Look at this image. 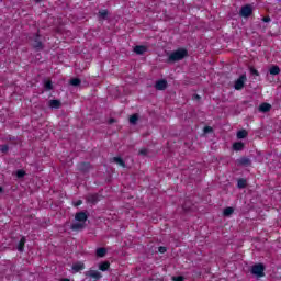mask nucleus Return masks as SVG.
<instances>
[{"mask_svg": "<svg viewBox=\"0 0 281 281\" xmlns=\"http://www.w3.org/2000/svg\"><path fill=\"white\" fill-rule=\"evenodd\" d=\"M245 148V143L243 142H237L233 144V149L236 151H240Z\"/></svg>", "mask_w": 281, "mask_h": 281, "instance_id": "nucleus-18", "label": "nucleus"}, {"mask_svg": "<svg viewBox=\"0 0 281 281\" xmlns=\"http://www.w3.org/2000/svg\"><path fill=\"white\" fill-rule=\"evenodd\" d=\"M77 170H79V172L87 173V172H89V170H91V164L90 162H79L77 166Z\"/></svg>", "mask_w": 281, "mask_h": 281, "instance_id": "nucleus-9", "label": "nucleus"}, {"mask_svg": "<svg viewBox=\"0 0 281 281\" xmlns=\"http://www.w3.org/2000/svg\"><path fill=\"white\" fill-rule=\"evenodd\" d=\"M8 150H10V146H8V144L1 145L0 146V153H8Z\"/></svg>", "mask_w": 281, "mask_h": 281, "instance_id": "nucleus-29", "label": "nucleus"}, {"mask_svg": "<svg viewBox=\"0 0 281 281\" xmlns=\"http://www.w3.org/2000/svg\"><path fill=\"white\" fill-rule=\"evenodd\" d=\"M1 192H3V187H0V194H1Z\"/></svg>", "mask_w": 281, "mask_h": 281, "instance_id": "nucleus-43", "label": "nucleus"}, {"mask_svg": "<svg viewBox=\"0 0 281 281\" xmlns=\"http://www.w3.org/2000/svg\"><path fill=\"white\" fill-rule=\"evenodd\" d=\"M87 218H88L87 213L85 212L76 213L75 220L70 225V229H72V232L82 231L83 227H87Z\"/></svg>", "mask_w": 281, "mask_h": 281, "instance_id": "nucleus-1", "label": "nucleus"}, {"mask_svg": "<svg viewBox=\"0 0 281 281\" xmlns=\"http://www.w3.org/2000/svg\"><path fill=\"white\" fill-rule=\"evenodd\" d=\"M137 122H139V114H132L130 116V124H132V126H136Z\"/></svg>", "mask_w": 281, "mask_h": 281, "instance_id": "nucleus-15", "label": "nucleus"}, {"mask_svg": "<svg viewBox=\"0 0 281 281\" xmlns=\"http://www.w3.org/2000/svg\"><path fill=\"white\" fill-rule=\"evenodd\" d=\"M183 58H188V49L178 48L177 50L169 53L167 63L172 65L175 63H179V60H183Z\"/></svg>", "mask_w": 281, "mask_h": 281, "instance_id": "nucleus-2", "label": "nucleus"}, {"mask_svg": "<svg viewBox=\"0 0 281 281\" xmlns=\"http://www.w3.org/2000/svg\"><path fill=\"white\" fill-rule=\"evenodd\" d=\"M108 123H109V124H115V119H110V120L108 121Z\"/></svg>", "mask_w": 281, "mask_h": 281, "instance_id": "nucleus-40", "label": "nucleus"}, {"mask_svg": "<svg viewBox=\"0 0 281 281\" xmlns=\"http://www.w3.org/2000/svg\"><path fill=\"white\" fill-rule=\"evenodd\" d=\"M263 23H271V18L270 16H265L262 18Z\"/></svg>", "mask_w": 281, "mask_h": 281, "instance_id": "nucleus-33", "label": "nucleus"}, {"mask_svg": "<svg viewBox=\"0 0 281 281\" xmlns=\"http://www.w3.org/2000/svg\"><path fill=\"white\" fill-rule=\"evenodd\" d=\"M250 74H251L252 76H260V74L258 72V70H256V68H254V67H250Z\"/></svg>", "mask_w": 281, "mask_h": 281, "instance_id": "nucleus-32", "label": "nucleus"}, {"mask_svg": "<svg viewBox=\"0 0 281 281\" xmlns=\"http://www.w3.org/2000/svg\"><path fill=\"white\" fill-rule=\"evenodd\" d=\"M237 188H238L239 190H243V189L247 188V179H245V178H239V179L237 180Z\"/></svg>", "mask_w": 281, "mask_h": 281, "instance_id": "nucleus-14", "label": "nucleus"}, {"mask_svg": "<svg viewBox=\"0 0 281 281\" xmlns=\"http://www.w3.org/2000/svg\"><path fill=\"white\" fill-rule=\"evenodd\" d=\"M138 155H142L143 157H147V155H148V149H147V148H142V149L138 151Z\"/></svg>", "mask_w": 281, "mask_h": 281, "instance_id": "nucleus-30", "label": "nucleus"}, {"mask_svg": "<svg viewBox=\"0 0 281 281\" xmlns=\"http://www.w3.org/2000/svg\"><path fill=\"white\" fill-rule=\"evenodd\" d=\"M86 201L90 205H95V203H98V201H100V196L98 195V193L88 194V195H86Z\"/></svg>", "mask_w": 281, "mask_h": 281, "instance_id": "nucleus-10", "label": "nucleus"}, {"mask_svg": "<svg viewBox=\"0 0 281 281\" xmlns=\"http://www.w3.org/2000/svg\"><path fill=\"white\" fill-rule=\"evenodd\" d=\"M172 281H183V277H172Z\"/></svg>", "mask_w": 281, "mask_h": 281, "instance_id": "nucleus-37", "label": "nucleus"}, {"mask_svg": "<svg viewBox=\"0 0 281 281\" xmlns=\"http://www.w3.org/2000/svg\"><path fill=\"white\" fill-rule=\"evenodd\" d=\"M155 89H157V91H166V89H168V81L166 79L156 81Z\"/></svg>", "mask_w": 281, "mask_h": 281, "instance_id": "nucleus-7", "label": "nucleus"}, {"mask_svg": "<svg viewBox=\"0 0 281 281\" xmlns=\"http://www.w3.org/2000/svg\"><path fill=\"white\" fill-rule=\"evenodd\" d=\"M259 111H260V113H269V111H271V104H269V103H261L259 105Z\"/></svg>", "mask_w": 281, "mask_h": 281, "instance_id": "nucleus-12", "label": "nucleus"}, {"mask_svg": "<svg viewBox=\"0 0 281 281\" xmlns=\"http://www.w3.org/2000/svg\"><path fill=\"white\" fill-rule=\"evenodd\" d=\"M237 166H251V159L247 158V157H241L239 159H237Z\"/></svg>", "mask_w": 281, "mask_h": 281, "instance_id": "nucleus-11", "label": "nucleus"}, {"mask_svg": "<svg viewBox=\"0 0 281 281\" xmlns=\"http://www.w3.org/2000/svg\"><path fill=\"white\" fill-rule=\"evenodd\" d=\"M85 276L87 278H92V280H100V278H102V273L98 270H88L85 272Z\"/></svg>", "mask_w": 281, "mask_h": 281, "instance_id": "nucleus-8", "label": "nucleus"}, {"mask_svg": "<svg viewBox=\"0 0 281 281\" xmlns=\"http://www.w3.org/2000/svg\"><path fill=\"white\" fill-rule=\"evenodd\" d=\"M192 99L199 101V100H201V95H199V94H193Z\"/></svg>", "mask_w": 281, "mask_h": 281, "instance_id": "nucleus-39", "label": "nucleus"}, {"mask_svg": "<svg viewBox=\"0 0 281 281\" xmlns=\"http://www.w3.org/2000/svg\"><path fill=\"white\" fill-rule=\"evenodd\" d=\"M85 269V263L83 262H77L72 265V270L78 272L82 271Z\"/></svg>", "mask_w": 281, "mask_h": 281, "instance_id": "nucleus-20", "label": "nucleus"}, {"mask_svg": "<svg viewBox=\"0 0 281 281\" xmlns=\"http://www.w3.org/2000/svg\"><path fill=\"white\" fill-rule=\"evenodd\" d=\"M99 16L100 19H103V21H106V18L109 16V11L106 10L99 11Z\"/></svg>", "mask_w": 281, "mask_h": 281, "instance_id": "nucleus-26", "label": "nucleus"}, {"mask_svg": "<svg viewBox=\"0 0 281 281\" xmlns=\"http://www.w3.org/2000/svg\"><path fill=\"white\" fill-rule=\"evenodd\" d=\"M247 137V130H240L237 132V139H245Z\"/></svg>", "mask_w": 281, "mask_h": 281, "instance_id": "nucleus-25", "label": "nucleus"}, {"mask_svg": "<svg viewBox=\"0 0 281 281\" xmlns=\"http://www.w3.org/2000/svg\"><path fill=\"white\" fill-rule=\"evenodd\" d=\"M232 212H224V216H231Z\"/></svg>", "mask_w": 281, "mask_h": 281, "instance_id": "nucleus-41", "label": "nucleus"}, {"mask_svg": "<svg viewBox=\"0 0 281 281\" xmlns=\"http://www.w3.org/2000/svg\"><path fill=\"white\" fill-rule=\"evenodd\" d=\"M213 128L210 126L204 127V133H212Z\"/></svg>", "mask_w": 281, "mask_h": 281, "instance_id": "nucleus-35", "label": "nucleus"}, {"mask_svg": "<svg viewBox=\"0 0 281 281\" xmlns=\"http://www.w3.org/2000/svg\"><path fill=\"white\" fill-rule=\"evenodd\" d=\"M23 247H25V237H22L19 245L18 250L23 251Z\"/></svg>", "mask_w": 281, "mask_h": 281, "instance_id": "nucleus-27", "label": "nucleus"}, {"mask_svg": "<svg viewBox=\"0 0 281 281\" xmlns=\"http://www.w3.org/2000/svg\"><path fill=\"white\" fill-rule=\"evenodd\" d=\"M33 1H35V3H41V1H43V0H33Z\"/></svg>", "mask_w": 281, "mask_h": 281, "instance_id": "nucleus-42", "label": "nucleus"}, {"mask_svg": "<svg viewBox=\"0 0 281 281\" xmlns=\"http://www.w3.org/2000/svg\"><path fill=\"white\" fill-rule=\"evenodd\" d=\"M158 251H159L160 254H166V247L160 246V247L158 248Z\"/></svg>", "mask_w": 281, "mask_h": 281, "instance_id": "nucleus-36", "label": "nucleus"}, {"mask_svg": "<svg viewBox=\"0 0 281 281\" xmlns=\"http://www.w3.org/2000/svg\"><path fill=\"white\" fill-rule=\"evenodd\" d=\"M223 212H234V207L228 206V207L224 209Z\"/></svg>", "mask_w": 281, "mask_h": 281, "instance_id": "nucleus-38", "label": "nucleus"}, {"mask_svg": "<svg viewBox=\"0 0 281 281\" xmlns=\"http://www.w3.org/2000/svg\"><path fill=\"white\" fill-rule=\"evenodd\" d=\"M8 142H11L13 144V146H16V137H13V136H9L7 138Z\"/></svg>", "mask_w": 281, "mask_h": 281, "instance_id": "nucleus-31", "label": "nucleus"}, {"mask_svg": "<svg viewBox=\"0 0 281 281\" xmlns=\"http://www.w3.org/2000/svg\"><path fill=\"white\" fill-rule=\"evenodd\" d=\"M44 89L45 91H52L54 89V83L52 82V80H44Z\"/></svg>", "mask_w": 281, "mask_h": 281, "instance_id": "nucleus-16", "label": "nucleus"}, {"mask_svg": "<svg viewBox=\"0 0 281 281\" xmlns=\"http://www.w3.org/2000/svg\"><path fill=\"white\" fill-rule=\"evenodd\" d=\"M110 267H111V263L109 261H104L99 265L100 271H108Z\"/></svg>", "mask_w": 281, "mask_h": 281, "instance_id": "nucleus-23", "label": "nucleus"}, {"mask_svg": "<svg viewBox=\"0 0 281 281\" xmlns=\"http://www.w3.org/2000/svg\"><path fill=\"white\" fill-rule=\"evenodd\" d=\"M69 85H71V87H80V85H82V81L80 80V78H72L70 79Z\"/></svg>", "mask_w": 281, "mask_h": 281, "instance_id": "nucleus-21", "label": "nucleus"}, {"mask_svg": "<svg viewBox=\"0 0 281 281\" xmlns=\"http://www.w3.org/2000/svg\"><path fill=\"white\" fill-rule=\"evenodd\" d=\"M146 50H147L146 46L138 45L134 47V53L137 54L138 56L144 55Z\"/></svg>", "mask_w": 281, "mask_h": 281, "instance_id": "nucleus-13", "label": "nucleus"}, {"mask_svg": "<svg viewBox=\"0 0 281 281\" xmlns=\"http://www.w3.org/2000/svg\"><path fill=\"white\" fill-rule=\"evenodd\" d=\"M113 161L114 164H117V166H121V168H126V162H124V159H122V157H114Z\"/></svg>", "mask_w": 281, "mask_h": 281, "instance_id": "nucleus-19", "label": "nucleus"}, {"mask_svg": "<svg viewBox=\"0 0 281 281\" xmlns=\"http://www.w3.org/2000/svg\"><path fill=\"white\" fill-rule=\"evenodd\" d=\"M269 74L271 76H278L280 74V67L279 66H272L270 69H269Z\"/></svg>", "mask_w": 281, "mask_h": 281, "instance_id": "nucleus-22", "label": "nucleus"}, {"mask_svg": "<svg viewBox=\"0 0 281 281\" xmlns=\"http://www.w3.org/2000/svg\"><path fill=\"white\" fill-rule=\"evenodd\" d=\"M15 175L18 179H23L25 177V170L19 169Z\"/></svg>", "mask_w": 281, "mask_h": 281, "instance_id": "nucleus-28", "label": "nucleus"}, {"mask_svg": "<svg viewBox=\"0 0 281 281\" xmlns=\"http://www.w3.org/2000/svg\"><path fill=\"white\" fill-rule=\"evenodd\" d=\"M61 281H69V279H63Z\"/></svg>", "mask_w": 281, "mask_h": 281, "instance_id": "nucleus-44", "label": "nucleus"}, {"mask_svg": "<svg viewBox=\"0 0 281 281\" xmlns=\"http://www.w3.org/2000/svg\"><path fill=\"white\" fill-rule=\"evenodd\" d=\"M82 203V200H77L76 202H72L75 207H79V205Z\"/></svg>", "mask_w": 281, "mask_h": 281, "instance_id": "nucleus-34", "label": "nucleus"}, {"mask_svg": "<svg viewBox=\"0 0 281 281\" xmlns=\"http://www.w3.org/2000/svg\"><path fill=\"white\" fill-rule=\"evenodd\" d=\"M245 82H247V75H241L234 85V89H236V91H241V89L245 88Z\"/></svg>", "mask_w": 281, "mask_h": 281, "instance_id": "nucleus-5", "label": "nucleus"}, {"mask_svg": "<svg viewBox=\"0 0 281 281\" xmlns=\"http://www.w3.org/2000/svg\"><path fill=\"white\" fill-rule=\"evenodd\" d=\"M251 274L257 276V278H262V276H265V266H262V263L252 266Z\"/></svg>", "mask_w": 281, "mask_h": 281, "instance_id": "nucleus-4", "label": "nucleus"}, {"mask_svg": "<svg viewBox=\"0 0 281 281\" xmlns=\"http://www.w3.org/2000/svg\"><path fill=\"white\" fill-rule=\"evenodd\" d=\"M95 254H97L98 258H104L106 256V249L98 248Z\"/></svg>", "mask_w": 281, "mask_h": 281, "instance_id": "nucleus-24", "label": "nucleus"}, {"mask_svg": "<svg viewBox=\"0 0 281 281\" xmlns=\"http://www.w3.org/2000/svg\"><path fill=\"white\" fill-rule=\"evenodd\" d=\"M250 14H254V9L251 8V5L246 4L241 7L239 11V16H243L244 19H249Z\"/></svg>", "mask_w": 281, "mask_h": 281, "instance_id": "nucleus-6", "label": "nucleus"}, {"mask_svg": "<svg viewBox=\"0 0 281 281\" xmlns=\"http://www.w3.org/2000/svg\"><path fill=\"white\" fill-rule=\"evenodd\" d=\"M48 106H50V109H60V100H50Z\"/></svg>", "mask_w": 281, "mask_h": 281, "instance_id": "nucleus-17", "label": "nucleus"}, {"mask_svg": "<svg viewBox=\"0 0 281 281\" xmlns=\"http://www.w3.org/2000/svg\"><path fill=\"white\" fill-rule=\"evenodd\" d=\"M41 38V34L38 33L31 37L32 47L35 49V52H43V49H45V45H43V41Z\"/></svg>", "mask_w": 281, "mask_h": 281, "instance_id": "nucleus-3", "label": "nucleus"}]
</instances>
